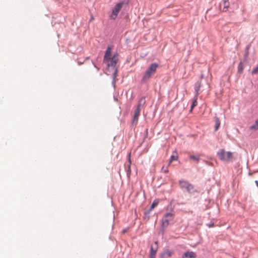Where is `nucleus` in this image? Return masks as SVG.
<instances>
[{
  "label": "nucleus",
  "instance_id": "18",
  "mask_svg": "<svg viewBox=\"0 0 258 258\" xmlns=\"http://www.w3.org/2000/svg\"><path fill=\"white\" fill-rule=\"evenodd\" d=\"M172 252L170 251H166L163 253V256L165 257H170L172 255Z\"/></svg>",
  "mask_w": 258,
  "mask_h": 258
},
{
  "label": "nucleus",
  "instance_id": "20",
  "mask_svg": "<svg viewBox=\"0 0 258 258\" xmlns=\"http://www.w3.org/2000/svg\"><path fill=\"white\" fill-rule=\"evenodd\" d=\"M158 204V202L157 201H154L151 206L150 209L151 210L153 209L155 207H156L157 206Z\"/></svg>",
  "mask_w": 258,
  "mask_h": 258
},
{
  "label": "nucleus",
  "instance_id": "6",
  "mask_svg": "<svg viewBox=\"0 0 258 258\" xmlns=\"http://www.w3.org/2000/svg\"><path fill=\"white\" fill-rule=\"evenodd\" d=\"M179 185L181 188L185 189L188 192H192L194 191V186L186 181H180Z\"/></svg>",
  "mask_w": 258,
  "mask_h": 258
},
{
  "label": "nucleus",
  "instance_id": "17",
  "mask_svg": "<svg viewBox=\"0 0 258 258\" xmlns=\"http://www.w3.org/2000/svg\"><path fill=\"white\" fill-rule=\"evenodd\" d=\"M168 165L167 166H163L161 169V172L164 173H167L169 171L168 170Z\"/></svg>",
  "mask_w": 258,
  "mask_h": 258
},
{
  "label": "nucleus",
  "instance_id": "1",
  "mask_svg": "<svg viewBox=\"0 0 258 258\" xmlns=\"http://www.w3.org/2000/svg\"><path fill=\"white\" fill-rule=\"evenodd\" d=\"M159 66L156 63H151L146 71L144 76L142 78L143 82H146L156 72Z\"/></svg>",
  "mask_w": 258,
  "mask_h": 258
},
{
  "label": "nucleus",
  "instance_id": "21",
  "mask_svg": "<svg viewBox=\"0 0 258 258\" xmlns=\"http://www.w3.org/2000/svg\"><path fill=\"white\" fill-rule=\"evenodd\" d=\"M243 67L242 64L241 62H240L238 65V72L241 73L243 71Z\"/></svg>",
  "mask_w": 258,
  "mask_h": 258
},
{
  "label": "nucleus",
  "instance_id": "28",
  "mask_svg": "<svg viewBox=\"0 0 258 258\" xmlns=\"http://www.w3.org/2000/svg\"><path fill=\"white\" fill-rule=\"evenodd\" d=\"M255 183H256V184L257 186L258 187V181L256 180V181H255Z\"/></svg>",
  "mask_w": 258,
  "mask_h": 258
},
{
  "label": "nucleus",
  "instance_id": "3",
  "mask_svg": "<svg viewBox=\"0 0 258 258\" xmlns=\"http://www.w3.org/2000/svg\"><path fill=\"white\" fill-rule=\"evenodd\" d=\"M174 215L173 210L170 212L166 213L162 219V226L163 227H167L169 224V222L173 220Z\"/></svg>",
  "mask_w": 258,
  "mask_h": 258
},
{
  "label": "nucleus",
  "instance_id": "19",
  "mask_svg": "<svg viewBox=\"0 0 258 258\" xmlns=\"http://www.w3.org/2000/svg\"><path fill=\"white\" fill-rule=\"evenodd\" d=\"M223 6H224V8H223V11H226L229 6V2H226V3H223Z\"/></svg>",
  "mask_w": 258,
  "mask_h": 258
},
{
  "label": "nucleus",
  "instance_id": "9",
  "mask_svg": "<svg viewBox=\"0 0 258 258\" xmlns=\"http://www.w3.org/2000/svg\"><path fill=\"white\" fill-rule=\"evenodd\" d=\"M111 50H112L111 47H110L109 46H108L107 47V49H106V50L105 51V55H104L103 61L106 60L108 58H111Z\"/></svg>",
  "mask_w": 258,
  "mask_h": 258
},
{
  "label": "nucleus",
  "instance_id": "24",
  "mask_svg": "<svg viewBox=\"0 0 258 258\" xmlns=\"http://www.w3.org/2000/svg\"><path fill=\"white\" fill-rule=\"evenodd\" d=\"M248 47H246V50H247V52H246V53H245V57H247V55H248Z\"/></svg>",
  "mask_w": 258,
  "mask_h": 258
},
{
  "label": "nucleus",
  "instance_id": "16",
  "mask_svg": "<svg viewBox=\"0 0 258 258\" xmlns=\"http://www.w3.org/2000/svg\"><path fill=\"white\" fill-rule=\"evenodd\" d=\"M200 87H201V82H198L196 84V86H195V91L196 92V96H198V94H199V91L200 90Z\"/></svg>",
  "mask_w": 258,
  "mask_h": 258
},
{
  "label": "nucleus",
  "instance_id": "12",
  "mask_svg": "<svg viewBox=\"0 0 258 258\" xmlns=\"http://www.w3.org/2000/svg\"><path fill=\"white\" fill-rule=\"evenodd\" d=\"M249 130L252 131H256L258 130V118L256 119L254 122V123L249 126Z\"/></svg>",
  "mask_w": 258,
  "mask_h": 258
},
{
  "label": "nucleus",
  "instance_id": "27",
  "mask_svg": "<svg viewBox=\"0 0 258 258\" xmlns=\"http://www.w3.org/2000/svg\"><path fill=\"white\" fill-rule=\"evenodd\" d=\"M128 161H129L130 164H131V159H130V154L129 155V159H128Z\"/></svg>",
  "mask_w": 258,
  "mask_h": 258
},
{
  "label": "nucleus",
  "instance_id": "7",
  "mask_svg": "<svg viewBox=\"0 0 258 258\" xmlns=\"http://www.w3.org/2000/svg\"><path fill=\"white\" fill-rule=\"evenodd\" d=\"M140 112H141V109L137 108L135 110V114H134L133 121H132L133 124L136 125L137 124L138 119H139V117L140 115Z\"/></svg>",
  "mask_w": 258,
  "mask_h": 258
},
{
  "label": "nucleus",
  "instance_id": "11",
  "mask_svg": "<svg viewBox=\"0 0 258 258\" xmlns=\"http://www.w3.org/2000/svg\"><path fill=\"white\" fill-rule=\"evenodd\" d=\"M145 103H146L145 98L144 97L141 98L140 99V100L139 101L138 104L137 108L141 109V108L143 107V106L144 105Z\"/></svg>",
  "mask_w": 258,
  "mask_h": 258
},
{
  "label": "nucleus",
  "instance_id": "8",
  "mask_svg": "<svg viewBox=\"0 0 258 258\" xmlns=\"http://www.w3.org/2000/svg\"><path fill=\"white\" fill-rule=\"evenodd\" d=\"M197 254L193 251H187L184 253L182 258H196Z\"/></svg>",
  "mask_w": 258,
  "mask_h": 258
},
{
  "label": "nucleus",
  "instance_id": "29",
  "mask_svg": "<svg viewBox=\"0 0 258 258\" xmlns=\"http://www.w3.org/2000/svg\"><path fill=\"white\" fill-rule=\"evenodd\" d=\"M126 232V229L123 230V231H122V232L123 233H125Z\"/></svg>",
  "mask_w": 258,
  "mask_h": 258
},
{
  "label": "nucleus",
  "instance_id": "25",
  "mask_svg": "<svg viewBox=\"0 0 258 258\" xmlns=\"http://www.w3.org/2000/svg\"><path fill=\"white\" fill-rule=\"evenodd\" d=\"M214 226V223H212L209 225V227H212Z\"/></svg>",
  "mask_w": 258,
  "mask_h": 258
},
{
  "label": "nucleus",
  "instance_id": "26",
  "mask_svg": "<svg viewBox=\"0 0 258 258\" xmlns=\"http://www.w3.org/2000/svg\"><path fill=\"white\" fill-rule=\"evenodd\" d=\"M222 2H223V3H226V2H228V0H222Z\"/></svg>",
  "mask_w": 258,
  "mask_h": 258
},
{
  "label": "nucleus",
  "instance_id": "14",
  "mask_svg": "<svg viewBox=\"0 0 258 258\" xmlns=\"http://www.w3.org/2000/svg\"><path fill=\"white\" fill-rule=\"evenodd\" d=\"M197 99H198V96H195L194 97V100L192 102V105L191 106V109L190 111L191 112L193 108L197 105L198 102H197Z\"/></svg>",
  "mask_w": 258,
  "mask_h": 258
},
{
  "label": "nucleus",
  "instance_id": "15",
  "mask_svg": "<svg viewBox=\"0 0 258 258\" xmlns=\"http://www.w3.org/2000/svg\"><path fill=\"white\" fill-rule=\"evenodd\" d=\"M215 131H217L220 125V121L219 118L216 117L215 119Z\"/></svg>",
  "mask_w": 258,
  "mask_h": 258
},
{
  "label": "nucleus",
  "instance_id": "2",
  "mask_svg": "<svg viewBox=\"0 0 258 258\" xmlns=\"http://www.w3.org/2000/svg\"><path fill=\"white\" fill-rule=\"evenodd\" d=\"M218 158L222 161L228 162L233 159V153L226 152L224 149H220L217 152Z\"/></svg>",
  "mask_w": 258,
  "mask_h": 258
},
{
  "label": "nucleus",
  "instance_id": "10",
  "mask_svg": "<svg viewBox=\"0 0 258 258\" xmlns=\"http://www.w3.org/2000/svg\"><path fill=\"white\" fill-rule=\"evenodd\" d=\"M177 160H178L177 154L176 152H175L170 157V158L169 162H168V166H169L170 165V164L173 161H176Z\"/></svg>",
  "mask_w": 258,
  "mask_h": 258
},
{
  "label": "nucleus",
  "instance_id": "23",
  "mask_svg": "<svg viewBox=\"0 0 258 258\" xmlns=\"http://www.w3.org/2000/svg\"><path fill=\"white\" fill-rule=\"evenodd\" d=\"M116 75H117V70L115 69L113 75V79L114 81H115V79L116 77Z\"/></svg>",
  "mask_w": 258,
  "mask_h": 258
},
{
  "label": "nucleus",
  "instance_id": "22",
  "mask_svg": "<svg viewBox=\"0 0 258 258\" xmlns=\"http://www.w3.org/2000/svg\"><path fill=\"white\" fill-rule=\"evenodd\" d=\"M257 73H258V66L256 68H254L252 71V74H256Z\"/></svg>",
  "mask_w": 258,
  "mask_h": 258
},
{
  "label": "nucleus",
  "instance_id": "5",
  "mask_svg": "<svg viewBox=\"0 0 258 258\" xmlns=\"http://www.w3.org/2000/svg\"><path fill=\"white\" fill-rule=\"evenodd\" d=\"M118 61V54H115L110 58H108L106 60L103 61V62L107 65L108 68H115V66Z\"/></svg>",
  "mask_w": 258,
  "mask_h": 258
},
{
  "label": "nucleus",
  "instance_id": "13",
  "mask_svg": "<svg viewBox=\"0 0 258 258\" xmlns=\"http://www.w3.org/2000/svg\"><path fill=\"white\" fill-rule=\"evenodd\" d=\"M189 159L194 161L197 163H198L200 160V155H190Z\"/></svg>",
  "mask_w": 258,
  "mask_h": 258
},
{
  "label": "nucleus",
  "instance_id": "4",
  "mask_svg": "<svg viewBox=\"0 0 258 258\" xmlns=\"http://www.w3.org/2000/svg\"><path fill=\"white\" fill-rule=\"evenodd\" d=\"M123 4H124V2H121L120 3H117L115 6V7L112 9L111 14H110V15L109 16V18L110 19L115 20L116 18L119 11H120V10L121 9L122 7Z\"/></svg>",
  "mask_w": 258,
  "mask_h": 258
}]
</instances>
